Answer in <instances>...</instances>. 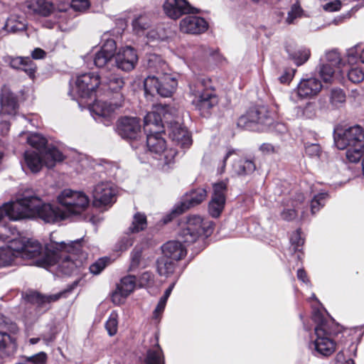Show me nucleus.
Returning <instances> with one entry per match:
<instances>
[{
  "label": "nucleus",
  "mask_w": 364,
  "mask_h": 364,
  "mask_svg": "<svg viewBox=\"0 0 364 364\" xmlns=\"http://www.w3.org/2000/svg\"><path fill=\"white\" fill-rule=\"evenodd\" d=\"M100 76L94 73L79 75L76 80L77 93L81 98H90L96 88L100 86Z\"/></svg>",
  "instance_id": "12"
},
{
  "label": "nucleus",
  "mask_w": 364,
  "mask_h": 364,
  "mask_svg": "<svg viewBox=\"0 0 364 364\" xmlns=\"http://www.w3.org/2000/svg\"><path fill=\"white\" fill-rule=\"evenodd\" d=\"M207 197V191L205 188H199L190 191L186 199L179 206H177L174 212L181 214L191 207L198 205Z\"/></svg>",
  "instance_id": "24"
},
{
  "label": "nucleus",
  "mask_w": 364,
  "mask_h": 364,
  "mask_svg": "<svg viewBox=\"0 0 364 364\" xmlns=\"http://www.w3.org/2000/svg\"><path fill=\"white\" fill-rule=\"evenodd\" d=\"M193 98L192 105L203 117H208L210 110L218 104V97L215 91L205 87V80L199 79L196 83L190 86Z\"/></svg>",
  "instance_id": "3"
},
{
  "label": "nucleus",
  "mask_w": 364,
  "mask_h": 364,
  "mask_svg": "<svg viewBox=\"0 0 364 364\" xmlns=\"http://www.w3.org/2000/svg\"><path fill=\"white\" fill-rule=\"evenodd\" d=\"M298 110L301 112V116L306 118H313L316 116V107L314 102H307L304 107H299Z\"/></svg>",
  "instance_id": "47"
},
{
  "label": "nucleus",
  "mask_w": 364,
  "mask_h": 364,
  "mask_svg": "<svg viewBox=\"0 0 364 364\" xmlns=\"http://www.w3.org/2000/svg\"><path fill=\"white\" fill-rule=\"evenodd\" d=\"M162 257H167L175 262H178L187 254V250L185 246L178 241L171 240L166 242L161 247Z\"/></svg>",
  "instance_id": "25"
},
{
  "label": "nucleus",
  "mask_w": 364,
  "mask_h": 364,
  "mask_svg": "<svg viewBox=\"0 0 364 364\" xmlns=\"http://www.w3.org/2000/svg\"><path fill=\"white\" fill-rule=\"evenodd\" d=\"M48 244L46 245L43 251L41 245L36 240H28L26 242H23L21 240H14L11 242L9 248L14 252V256L17 257L19 255L21 257L26 259L37 258L36 264L40 267L38 261L47 254Z\"/></svg>",
  "instance_id": "9"
},
{
  "label": "nucleus",
  "mask_w": 364,
  "mask_h": 364,
  "mask_svg": "<svg viewBox=\"0 0 364 364\" xmlns=\"http://www.w3.org/2000/svg\"><path fill=\"white\" fill-rule=\"evenodd\" d=\"M23 197L14 202L5 203L0 207V222L5 218L11 220H18L25 218Z\"/></svg>",
  "instance_id": "22"
},
{
  "label": "nucleus",
  "mask_w": 364,
  "mask_h": 364,
  "mask_svg": "<svg viewBox=\"0 0 364 364\" xmlns=\"http://www.w3.org/2000/svg\"><path fill=\"white\" fill-rule=\"evenodd\" d=\"M65 159L64 155L58 149L49 147L41 154L34 151H26L24 154V161L27 167L33 173L38 172L43 165L52 168L56 162H60Z\"/></svg>",
  "instance_id": "4"
},
{
  "label": "nucleus",
  "mask_w": 364,
  "mask_h": 364,
  "mask_svg": "<svg viewBox=\"0 0 364 364\" xmlns=\"http://www.w3.org/2000/svg\"><path fill=\"white\" fill-rule=\"evenodd\" d=\"M208 28V22L196 16H188L180 21V29L186 33L200 34L206 31Z\"/></svg>",
  "instance_id": "21"
},
{
  "label": "nucleus",
  "mask_w": 364,
  "mask_h": 364,
  "mask_svg": "<svg viewBox=\"0 0 364 364\" xmlns=\"http://www.w3.org/2000/svg\"><path fill=\"white\" fill-rule=\"evenodd\" d=\"M287 51L289 53L290 58L298 66L305 63L309 60L311 55L310 50L306 48H301L295 51H292L287 47Z\"/></svg>",
  "instance_id": "35"
},
{
  "label": "nucleus",
  "mask_w": 364,
  "mask_h": 364,
  "mask_svg": "<svg viewBox=\"0 0 364 364\" xmlns=\"http://www.w3.org/2000/svg\"><path fill=\"white\" fill-rule=\"evenodd\" d=\"M213 230V223L204 220L200 215H191L187 218L186 226L179 232V237L186 243L196 242L201 235H209Z\"/></svg>",
  "instance_id": "6"
},
{
  "label": "nucleus",
  "mask_w": 364,
  "mask_h": 364,
  "mask_svg": "<svg viewBox=\"0 0 364 364\" xmlns=\"http://www.w3.org/2000/svg\"><path fill=\"white\" fill-rule=\"evenodd\" d=\"M58 200L66 213V218L81 214L87 209L90 203L89 198L84 193L70 189L62 191L58 196Z\"/></svg>",
  "instance_id": "5"
},
{
  "label": "nucleus",
  "mask_w": 364,
  "mask_h": 364,
  "mask_svg": "<svg viewBox=\"0 0 364 364\" xmlns=\"http://www.w3.org/2000/svg\"><path fill=\"white\" fill-rule=\"evenodd\" d=\"M163 8L165 14L172 19H178L184 14L198 12L187 0H166Z\"/></svg>",
  "instance_id": "18"
},
{
  "label": "nucleus",
  "mask_w": 364,
  "mask_h": 364,
  "mask_svg": "<svg viewBox=\"0 0 364 364\" xmlns=\"http://www.w3.org/2000/svg\"><path fill=\"white\" fill-rule=\"evenodd\" d=\"M50 234V241L47 245V254L38 261L42 267L52 266L59 262V270L64 274H78L82 273L83 264L87 258V254L83 250V240H76L65 242H58Z\"/></svg>",
  "instance_id": "1"
},
{
  "label": "nucleus",
  "mask_w": 364,
  "mask_h": 364,
  "mask_svg": "<svg viewBox=\"0 0 364 364\" xmlns=\"http://www.w3.org/2000/svg\"><path fill=\"white\" fill-rule=\"evenodd\" d=\"M319 73L325 82H330L333 77L334 69L333 66L324 64L321 66Z\"/></svg>",
  "instance_id": "48"
},
{
  "label": "nucleus",
  "mask_w": 364,
  "mask_h": 364,
  "mask_svg": "<svg viewBox=\"0 0 364 364\" xmlns=\"http://www.w3.org/2000/svg\"><path fill=\"white\" fill-rule=\"evenodd\" d=\"M213 193L208 204V212L213 218H218L223 210L225 203L227 183L220 181L213 186Z\"/></svg>",
  "instance_id": "15"
},
{
  "label": "nucleus",
  "mask_w": 364,
  "mask_h": 364,
  "mask_svg": "<svg viewBox=\"0 0 364 364\" xmlns=\"http://www.w3.org/2000/svg\"><path fill=\"white\" fill-rule=\"evenodd\" d=\"M144 364H165L163 350L158 343L147 350L143 360Z\"/></svg>",
  "instance_id": "31"
},
{
  "label": "nucleus",
  "mask_w": 364,
  "mask_h": 364,
  "mask_svg": "<svg viewBox=\"0 0 364 364\" xmlns=\"http://www.w3.org/2000/svg\"><path fill=\"white\" fill-rule=\"evenodd\" d=\"M148 68L151 72L156 73V76H160L164 74H166L167 65L159 57L156 55H152L148 62Z\"/></svg>",
  "instance_id": "38"
},
{
  "label": "nucleus",
  "mask_w": 364,
  "mask_h": 364,
  "mask_svg": "<svg viewBox=\"0 0 364 364\" xmlns=\"http://www.w3.org/2000/svg\"><path fill=\"white\" fill-rule=\"evenodd\" d=\"M100 87L102 90H109L115 92L113 97L117 100V94H122L119 91L124 87L125 82L124 78L118 74L107 73L100 76Z\"/></svg>",
  "instance_id": "26"
},
{
  "label": "nucleus",
  "mask_w": 364,
  "mask_h": 364,
  "mask_svg": "<svg viewBox=\"0 0 364 364\" xmlns=\"http://www.w3.org/2000/svg\"><path fill=\"white\" fill-rule=\"evenodd\" d=\"M259 150L264 154H272L278 151V147L269 143H264L260 146Z\"/></svg>",
  "instance_id": "63"
},
{
  "label": "nucleus",
  "mask_w": 364,
  "mask_h": 364,
  "mask_svg": "<svg viewBox=\"0 0 364 364\" xmlns=\"http://www.w3.org/2000/svg\"><path fill=\"white\" fill-rule=\"evenodd\" d=\"M115 64L118 69L124 72L133 70L139 60L137 51L131 46L122 48L115 55Z\"/></svg>",
  "instance_id": "16"
},
{
  "label": "nucleus",
  "mask_w": 364,
  "mask_h": 364,
  "mask_svg": "<svg viewBox=\"0 0 364 364\" xmlns=\"http://www.w3.org/2000/svg\"><path fill=\"white\" fill-rule=\"evenodd\" d=\"M116 48L115 41L112 39H109L104 43L100 50L111 57L115 58Z\"/></svg>",
  "instance_id": "54"
},
{
  "label": "nucleus",
  "mask_w": 364,
  "mask_h": 364,
  "mask_svg": "<svg viewBox=\"0 0 364 364\" xmlns=\"http://www.w3.org/2000/svg\"><path fill=\"white\" fill-rule=\"evenodd\" d=\"M27 142L33 148L39 151V154L43 153L48 149H46L47 140L43 136L38 134H32L27 138Z\"/></svg>",
  "instance_id": "39"
},
{
  "label": "nucleus",
  "mask_w": 364,
  "mask_h": 364,
  "mask_svg": "<svg viewBox=\"0 0 364 364\" xmlns=\"http://www.w3.org/2000/svg\"><path fill=\"white\" fill-rule=\"evenodd\" d=\"M5 28L9 32L16 33L24 31L26 28V24L24 21L17 20L15 16H11L8 18Z\"/></svg>",
  "instance_id": "41"
},
{
  "label": "nucleus",
  "mask_w": 364,
  "mask_h": 364,
  "mask_svg": "<svg viewBox=\"0 0 364 364\" xmlns=\"http://www.w3.org/2000/svg\"><path fill=\"white\" fill-rule=\"evenodd\" d=\"M112 58V57L100 50L95 55L94 63L96 66L102 68L106 65Z\"/></svg>",
  "instance_id": "49"
},
{
  "label": "nucleus",
  "mask_w": 364,
  "mask_h": 364,
  "mask_svg": "<svg viewBox=\"0 0 364 364\" xmlns=\"http://www.w3.org/2000/svg\"><path fill=\"white\" fill-rule=\"evenodd\" d=\"M15 344L9 334L0 332V351L14 348Z\"/></svg>",
  "instance_id": "51"
},
{
  "label": "nucleus",
  "mask_w": 364,
  "mask_h": 364,
  "mask_svg": "<svg viewBox=\"0 0 364 364\" xmlns=\"http://www.w3.org/2000/svg\"><path fill=\"white\" fill-rule=\"evenodd\" d=\"M26 60V57H12V56H8L6 58V62L9 64V65L16 70H20L21 68L22 65H23V63Z\"/></svg>",
  "instance_id": "55"
},
{
  "label": "nucleus",
  "mask_w": 364,
  "mask_h": 364,
  "mask_svg": "<svg viewBox=\"0 0 364 364\" xmlns=\"http://www.w3.org/2000/svg\"><path fill=\"white\" fill-rule=\"evenodd\" d=\"M156 109L159 112L164 125L167 126V127L173 125L176 122H178L179 112L176 107L159 103L156 105Z\"/></svg>",
  "instance_id": "28"
},
{
  "label": "nucleus",
  "mask_w": 364,
  "mask_h": 364,
  "mask_svg": "<svg viewBox=\"0 0 364 364\" xmlns=\"http://www.w3.org/2000/svg\"><path fill=\"white\" fill-rule=\"evenodd\" d=\"M71 6L76 11L85 10L90 6L89 0H72Z\"/></svg>",
  "instance_id": "61"
},
{
  "label": "nucleus",
  "mask_w": 364,
  "mask_h": 364,
  "mask_svg": "<svg viewBox=\"0 0 364 364\" xmlns=\"http://www.w3.org/2000/svg\"><path fill=\"white\" fill-rule=\"evenodd\" d=\"M177 80L170 74L160 76H148L144 82L146 93L153 95L154 92L162 97H170L177 87Z\"/></svg>",
  "instance_id": "8"
},
{
  "label": "nucleus",
  "mask_w": 364,
  "mask_h": 364,
  "mask_svg": "<svg viewBox=\"0 0 364 364\" xmlns=\"http://www.w3.org/2000/svg\"><path fill=\"white\" fill-rule=\"evenodd\" d=\"M23 204L25 218L38 216L48 223H55L66 219V213L62 207L43 203L39 197L30 194L28 191L23 195Z\"/></svg>",
  "instance_id": "2"
},
{
  "label": "nucleus",
  "mask_w": 364,
  "mask_h": 364,
  "mask_svg": "<svg viewBox=\"0 0 364 364\" xmlns=\"http://www.w3.org/2000/svg\"><path fill=\"white\" fill-rule=\"evenodd\" d=\"M168 128L169 129V136L177 145L183 149H187L191 146L192 144L191 134L179 122H176L173 125Z\"/></svg>",
  "instance_id": "23"
},
{
  "label": "nucleus",
  "mask_w": 364,
  "mask_h": 364,
  "mask_svg": "<svg viewBox=\"0 0 364 364\" xmlns=\"http://www.w3.org/2000/svg\"><path fill=\"white\" fill-rule=\"evenodd\" d=\"M321 81L316 77L302 79L294 90L300 99L310 98L316 96L322 90Z\"/></svg>",
  "instance_id": "19"
},
{
  "label": "nucleus",
  "mask_w": 364,
  "mask_h": 364,
  "mask_svg": "<svg viewBox=\"0 0 364 364\" xmlns=\"http://www.w3.org/2000/svg\"><path fill=\"white\" fill-rule=\"evenodd\" d=\"M142 250L139 247H134L130 255L129 271H134L141 267L142 263Z\"/></svg>",
  "instance_id": "42"
},
{
  "label": "nucleus",
  "mask_w": 364,
  "mask_h": 364,
  "mask_svg": "<svg viewBox=\"0 0 364 364\" xmlns=\"http://www.w3.org/2000/svg\"><path fill=\"white\" fill-rule=\"evenodd\" d=\"M93 205L96 207L106 206L115 202L116 190L110 183H100L93 191Z\"/></svg>",
  "instance_id": "14"
},
{
  "label": "nucleus",
  "mask_w": 364,
  "mask_h": 364,
  "mask_svg": "<svg viewBox=\"0 0 364 364\" xmlns=\"http://www.w3.org/2000/svg\"><path fill=\"white\" fill-rule=\"evenodd\" d=\"M147 227V219L145 214L141 213H136L133 216L132 224L129 228V231L131 233H137Z\"/></svg>",
  "instance_id": "36"
},
{
  "label": "nucleus",
  "mask_w": 364,
  "mask_h": 364,
  "mask_svg": "<svg viewBox=\"0 0 364 364\" xmlns=\"http://www.w3.org/2000/svg\"><path fill=\"white\" fill-rule=\"evenodd\" d=\"M305 151L311 157H318L321 154V147L317 144H311L306 146Z\"/></svg>",
  "instance_id": "59"
},
{
  "label": "nucleus",
  "mask_w": 364,
  "mask_h": 364,
  "mask_svg": "<svg viewBox=\"0 0 364 364\" xmlns=\"http://www.w3.org/2000/svg\"><path fill=\"white\" fill-rule=\"evenodd\" d=\"M62 294V293H58L52 295H42L38 292H31L26 294V299L31 303L43 305L47 303L56 301Z\"/></svg>",
  "instance_id": "33"
},
{
  "label": "nucleus",
  "mask_w": 364,
  "mask_h": 364,
  "mask_svg": "<svg viewBox=\"0 0 364 364\" xmlns=\"http://www.w3.org/2000/svg\"><path fill=\"white\" fill-rule=\"evenodd\" d=\"M124 102L122 94H117V100L112 98L109 102L95 101L90 107V112L100 118L105 119L103 123L109 125L111 122L112 114L121 107Z\"/></svg>",
  "instance_id": "11"
},
{
  "label": "nucleus",
  "mask_w": 364,
  "mask_h": 364,
  "mask_svg": "<svg viewBox=\"0 0 364 364\" xmlns=\"http://www.w3.org/2000/svg\"><path fill=\"white\" fill-rule=\"evenodd\" d=\"M117 131L124 139H137L141 135L139 119L125 117L119 120Z\"/></svg>",
  "instance_id": "17"
},
{
  "label": "nucleus",
  "mask_w": 364,
  "mask_h": 364,
  "mask_svg": "<svg viewBox=\"0 0 364 364\" xmlns=\"http://www.w3.org/2000/svg\"><path fill=\"white\" fill-rule=\"evenodd\" d=\"M232 168L237 175L247 176L252 174L255 171L256 165L251 159H240L234 163Z\"/></svg>",
  "instance_id": "32"
},
{
  "label": "nucleus",
  "mask_w": 364,
  "mask_h": 364,
  "mask_svg": "<svg viewBox=\"0 0 364 364\" xmlns=\"http://www.w3.org/2000/svg\"><path fill=\"white\" fill-rule=\"evenodd\" d=\"M346 100L344 91L341 88H333L329 94V102L334 108L342 107Z\"/></svg>",
  "instance_id": "37"
},
{
  "label": "nucleus",
  "mask_w": 364,
  "mask_h": 364,
  "mask_svg": "<svg viewBox=\"0 0 364 364\" xmlns=\"http://www.w3.org/2000/svg\"><path fill=\"white\" fill-rule=\"evenodd\" d=\"M348 77L353 83H360L364 80V70L360 68H353L348 72Z\"/></svg>",
  "instance_id": "46"
},
{
  "label": "nucleus",
  "mask_w": 364,
  "mask_h": 364,
  "mask_svg": "<svg viewBox=\"0 0 364 364\" xmlns=\"http://www.w3.org/2000/svg\"><path fill=\"white\" fill-rule=\"evenodd\" d=\"M107 264V259L100 258L90 266V272L95 275L99 274L106 267Z\"/></svg>",
  "instance_id": "52"
},
{
  "label": "nucleus",
  "mask_w": 364,
  "mask_h": 364,
  "mask_svg": "<svg viewBox=\"0 0 364 364\" xmlns=\"http://www.w3.org/2000/svg\"><path fill=\"white\" fill-rule=\"evenodd\" d=\"M237 124L238 127L243 129H252L254 127V124L250 121V117L247 112L238 119Z\"/></svg>",
  "instance_id": "58"
},
{
  "label": "nucleus",
  "mask_w": 364,
  "mask_h": 364,
  "mask_svg": "<svg viewBox=\"0 0 364 364\" xmlns=\"http://www.w3.org/2000/svg\"><path fill=\"white\" fill-rule=\"evenodd\" d=\"M136 277L128 275L123 277L120 283L117 284L116 290L112 295V300L114 304L119 305L135 289Z\"/></svg>",
  "instance_id": "20"
},
{
  "label": "nucleus",
  "mask_w": 364,
  "mask_h": 364,
  "mask_svg": "<svg viewBox=\"0 0 364 364\" xmlns=\"http://www.w3.org/2000/svg\"><path fill=\"white\" fill-rule=\"evenodd\" d=\"M253 124L269 125L272 122L268 111L264 107H254L247 112Z\"/></svg>",
  "instance_id": "30"
},
{
  "label": "nucleus",
  "mask_w": 364,
  "mask_h": 364,
  "mask_svg": "<svg viewBox=\"0 0 364 364\" xmlns=\"http://www.w3.org/2000/svg\"><path fill=\"white\" fill-rule=\"evenodd\" d=\"M364 130L359 125H354L346 129L342 134L335 137V144L339 149H345L348 146L363 144Z\"/></svg>",
  "instance_id": "13"
},
{
  "label": "nucleus",
  "mask_w": 364,
  "mask_h": 364,
  "mask_svg": "<svg viewBox=\"0 0 364 364\" xmlns=\"http://www.w3.org/2000/svg\"><path fill=\"white\" fill-rule=\"evenodd\" d=\"M327 198L328 194L326 193H321L314 197L311 202V211L313 215L324 205Z\"/></svg>",
  "instance_id": "43"
},
{
  "label": "nucleus",
  "mask_w": 364,
  "mask_h": 364,
  "mask_svg": "<svg viewBox=\"0 0 364 364\" xmlns=\"http://www.w3.org/2000/svg\"><path fill=\"white\" fill-rule=\"evenodd\" d=\"M156 266L161 276L168 277L174 272L176 262L161 256L157 259Z\"/></svg>",
  "instance_id": "34"
},
{
  "label": "nucleus",
  "mask_w": 364,
  "mask_h": 364,
  "mask_svg": "<svg viewBox=\"0 0 364 364\" xmlns=\"http://www.w3.org/2000/svg\"><path fill=\"white\" fill-rule=\"evenodd\" d=\"M47 358L46 354L43 352L38 353L33 356L27 358V361L36 364H41L46 362Z\"/></svg>",
  "instance_id": "62"
},
{
  "label": "nucleus",
  "mask_w": 364,
  "mask_h": 364,
  "mask_svg": "<svg viewBox=\"0 0 364 364\" xmlns=\"http://www.w3.org/2000/svg\"><path fill=\"white\" fill-rule=\"evenodd\" d=\"M291 205L293 207V208H289V205H288L287 208H284V210L281 213L282 219L285 220H291L296 218V211L295 208L298 207V202L292 201Z\"/></svg>",
  "instance_id": "50"
},
{
  "label": "nucleus",
  "mask_w": 364,
  "mask_h": 364,
  "mask_svg": "<svg viewBox=\"0 0 364 364\" xmlns=\"http://www.w3.org/2000/svg\"><path fill=\"white\" fill-rule=\"evenodd\" d=\"M117 317V314L112 312L105 323V328L110 336L117 333L118 326Z\"/></svg>",
  "instance_id": "44"
},
{
  "label": "nucleus",
  "mask_w": 364,
  "mask_h": 364,
  "mask_svg": "<svg viewBox=\"0 0 364 364\" xmlns=\"http://www.w3.org/2000/svg\"><path fill=\"white\" fill-rule=\"evenodd\" d=\"M20 70H22L25 72V73L31 78L34 79L36 76V73L37 70V66L33 61V60L29 58L26 57V60L23 63V65H22L21 68Z\"/></svg>",
  "instance_id": "45"
},
{
  "label": "nucleus",
  "mask_w": 364,
  "mask_h": 364,
  "mask_svg": "<svg viewBox=\"0 0 364 364\" xmlns=\"http://www.w3.org/2000/svg\"><path fill=\"white\" fill-rule=\"evenodd\" d=\"M1 112L6 114H14L18 109V101L14 93L4 90L1 96Z\"/></svg>",
  "instance_id": "29"
},
{
  "label": "nucleus",
  "mask_w": 364,
  "mask_h": 364,
  "mask_svg": "<svg viewBox=\"0 0 364 364\" xmlns=\"http://www.w3.org/2000/svg\"><path fill=\"white\" fill-rule=\"evenodd\" d=\"M154 282V274L150 272H144L139 279L141 287H146L152 284Z\"/></svg>",
  "instance_id": "60"
},
{
  "label": "nucleus",
  "mask_w": 364,
  "mask_h": 364,
  "mask_svg": "<svg viewBox=\"0 0 364 364\" xmlns=\"http://www.w3.org/2000/svg\"><path fill=\"white\" fill-rule=\"evenodd\" d=\"M301 14V7L297 4H294L291 10L288 12V16L287 18V22L288 23H292L294 20L297 17H299Z\"/></svg>",
  "instance_id": "57"
},
{
  "label": "nucleus",
  "mask_w": 364,
  "mask_h": 364,
  "mask_svg": "<svg viewBox=\"0 0 364 364\" xmlns=\"http://www.w3.org/2000/svg\"><path fill=\"white\" fill-rule=\"evenodd\" d=\"M290 240L294 251H300L301 250L299 247L303 246L304 240L301 238L299 230L292 234Z\"/></svg>",
  "instance_id": "56"
},
{
  "label": "nucleus",
  "mask_w": 364,
  "mask_h": 364,
  "mask_svg": "<svg viewBox=\"0 0 364 364\" xmlns=\"http://www.w3.org/2000/svg\"><path fill=\"white\" fill-rule=\"evenodd\" d=\"M132 25L134 30L139 33L150 27L151 20L146 14L140 15L133 21Z\"/></svg>",
  "instance_id": "40"
},
{
  "label": "nucleus",
  "mask_w": 364,
  "mask_h": 364,
  "mask_svg": "<svg viewBox=\"0 0 364 364\" xmlns=\"http://www.w3.org/2000/svg\"><path fill=\"white\" fill-rule=\"evenodd\" d=\"M161 132L146 133V146L151 153L161 156L160 160L163 161L162 168L168 171L170 165L174 163L177 151L172 148L167 149Z\"/></svg>",
  "instance_id": "7"
},
{
  "label": "nucleus",
  "mask_w": 364,
  "mask_h": 364,
  "mask_svg": "<svg viewBox=\"0 0 364 364\" xmlns=\"http://www.w3.org/2000/svg\"><path fill=\"white\" fill-rule=\"evenodd\" d=\"M316 338L311 343L310 347L315 351L325 357L330 356L336 350V343L329 337L331 331L326 322L321 323L315 328Z\"/></svg>",
  "instance_id": "10"
},
{
  "label": "nucleus",
  "mask_w": 364,
  "mask_h": 364,
  "mask_svg": "<svg viewBox=\"0 0 364 364\" xmlns=\"http://www.w3.org/2000/svg\"><path fill=\"white\" fill-rule=\"evenodd\" d=\"M326 60L328 65L331 66H336L340 64L341 58L340 54L336 50H332L326 53Z\"/></svg>",
  "instance_id": "53"
},
{
  "label": "nucleus",
  "mask_w": 364,
  "mask_h": 364,
  "mask_svg": "<svg viewBox=\"0 0 364 364\" xmlns=\"http://www.w3.org/2000/svg\"><path fill=\"white\" fill-rule=\"evenodd\" d=\"M165 127L163 119L159 112L156 109V105L153 107V111L146 114L144 117V129L146 133H152L163 132Z\"/></svg>",
  "instance_id": "27"
},
{
  "label": "nucleus",
  "mask_w": 364,
  "mask_h": 364,
  "mask_svg": "<svg viewBox=\"0 0 364 364\" xmlns=\"http://www.w3.org/2000/svg\"><path fill=\"white\" fill-rule=\"evenodd\" d=\"M341 7V1L340 0H335L333 1L326 4L323 6V9L327 11L333 12L338 11Z\"/></svg>",
  "instance_id": "64"
}]
</instances>
